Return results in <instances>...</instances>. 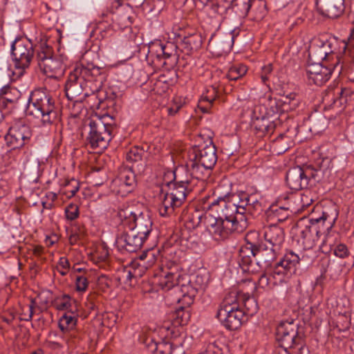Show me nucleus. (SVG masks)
Wrapping results in <instances>:
<instances>
[{"mask_svg":"<svg viewBox=\"0 0 354 354\" xmlns=\"http://www.w3.org/2000/svg\"><path fill=\"white\" fill-rule=\"evenodd\" d=\"M179 109H180L179 106H176L175 108L174 107L168 108L167 109L168 114L170 115H174L178 111Z\"/></svg>","mask_w":354,"mask_h":354,"instance_id":"338daca9","label":"nucleus"},{"mask_svg":"<svg viewBox=\"0 0 354 354\" xmlns=\"http://www.w3.org/2000/svg\"><path fill=\"white\" fill-rule=\"evenodd\" d=\"M198 289L196 287H192L190 284L183 286L182 297L177 298V301L182 303L183 306L176 308L171 315L173 324L175 326H184L188 323L191 317L189 307L193 303Z\"/></svg>","mask_w":354,"mask_h":354,"instance_id":"4468645a","label":"nucleus"},{"mask_svg":"<svg viewBox=\"0 0 354 354\" xmlns=\"http://www.w3.org/2000/svg\"><path fill=\"white\" fill-rule=\"evenodd\" d=\"M252 0H234L230 8L240 17H245L252 6Z\"/></svg>","mask_w":354,"mask_h":354,"instance_id":"473e14b6","label":"nucleus"},{"mask_svg":"<svg viewBox=\"0 0 354 354\" xmlns=\"http://www.w3.org/2000/svg\"><path fill=\"white\" fill-rule=\"evenodd\" d=\"M241 302L242 303L244 316H252L257 313L258 305L254 297L246 295L243 293L240 295Z\"/></svg>","mask_w":354,"mask_h":354,"instance_id":"2f4dec72","label":"nucleus"},{"mask_svg":"<svg viewBox=\"0 0 354 354\" xmlns=\"http://www.w3.org/2000/svg\"><path fill=\"white\" fill-rule=\"evenodd\" d=\"M32 130L24 119L14 120L5 136L7 145L12 149L28 144L32 137Z\"/></svg>","mask_w":354,"mask_h":354,"instance_id":"ddd939ff","label":"nucleus"},{"mask_svg":"<svg viewBox=\"0 0 354 354\" xmlns=\"http://www.w3.org/2000/svg\"><path fill=\"white\" fill-rule=\"evenodd\" d=\"M217 161L216 147L212 141L205 146H194L189 151L186 166L194 178L204 181Z\"/></svg>","mask_w":354,"mask_h":354,"instance_id":"39448f33","label":"nucleus"},{"mask_svg":"<svg viewBox=\"0 0 354 354\" xmlns=\"http://www.w3.org/2000/svg\"><path fill=\"white\" fill-rule=\"evenodd\" d=\"M333 251L334 255L339 259H346L350 256L349 250L344 243H337Z\"/></svg>","mask_w":354,"mask_h":354,"instance_id":"49530a36","label":"nucleus"},{"mask_svg":"<svg viewBox=\"0 0 354 354\" xmlns=\"http://www.w3.org/2000/svg\"><path fill=\"white\" fill-rule=\"evenodd\" d=\"M27 113L41 126L51 125L58 118L55 100L46 88H37L31 92Z\"/></svg>","mask_w":354,"mask_h":354,"instance_id":"20e7f679","label":"nucleus"},{"mask_svg":"<svg viewBox=\"0 0 354 354\" xmlns=\"http://www.w3.org/2000/svg\"><path fill=\"white\" fill-rule=\"evenodd\" d=\"M247 72V67L244 64H237L234 65L230 68L227 73L226 74V77L229 80L236 81L239 78L242 77L244 75H245Z\"/></svg>","mask_w":354,"mask_h":354,"instance_id":"e433bc0d","label":"nucleus"},{"mask_svg":"<svg viewBox=\"0 0 354 354\" xmlns=\"http://www.w3.org/2000/svg\"><path fill=\"white\" fill-rule=\"evenodd\" d=\"M178 48H179V46L174 42H162L158 40L149 44L148 53L150 57H155L157 61L165 59V61L162 63L163 65L172 66L177 63Z\"/></svg>","mask_w":354,"mask_h":354,"instance_id":"2eb2a0df","label":"nucleus"},{"mask_svg":"<svg viewBox=\"0 0 354 354\" xmlns=\"http://www.w3.org/2000/svg\"><path fill=\"white\" fill-rule=\"evenodd\" d=\"M136 186V175L131 168H124L112 182L113 191L122 196L131 193Z\"/></svg>","mask_w":354,"mask_h":354,"instance_id":"a211bd4d","label":"nucleus"},{"mask_svg":"<svg viewBox=\"0 0 354 354\" xmlns=\"http://www.w3.org/2000/svg\"><path fill=\"white\" fill-rule=\"evenodd\" d=\"M343 49L345 52V59L346 62L350 63L354 67V30L351 32L348 42L343 41Z\"/></svg>","mask_w":354,"mask_h":354,"instance_id":"72a5a7b5","label":"nucleus"},{"mask_svg":"<svg viewBox=\"0 0 354 354\" xmlns=\"http://www.w3.org/2000/svg\"><path fill=\"white\" fill-rule=\"evenodd\" d=\"M339 66V62L333 65V67L325 66L321 63L308 64L306 68V73L309 84L322 86L328 81L333 71L337 69Z\"/></svg>","mask_w":354,"mask_h":354,"instance_id":"f3484780","label":"nucleus"},{"mask_svg":"<svg viewBox=\"0 0 354 354\" xmlns=\"http://www.w3.org/2000/svg\"><path fill=\"white\" fill-rule=\"evenodd\" d=\"M71 306V298L68 295H64L62 299L58 304L59 310H68Z\"/></svg>","mask_w":354,"mask_h":354,"instance_id":"4d7b16f0","label":"nucleus"},{"mask_svg":"<svg viewBox=\"0 0 354 354\" xmlns=\"http://www.w3.org/2000/svg\"><path fill=\"white\" fill-rule=\"evenodd\" d=\"M187 169H188L187 167L186 168L183 167L177 168L174 172V177L171 182L176 185L190 187L192 176L189 174V176H183V174L187 171ZM192 178L194 177L192 176Z\"/></svg>","mask_w":354,"mask_h":354,"instance_id":"f704fd0d","label":"nucleus"},{"mask_svg":"<svg viewBox=\"0 0 354 354\" xmlns=\"http://www.w3.org/2000/svg\"><path fill=\"white\" fill-rule=\"evenodd\" d=\"M119 4H122V0H117ZM131 6L136 8L140 7L145 2V0H129Z\"/></svg>","mask_w":354,"mask_h":354,"instance_id":"680f3d73","label":"nucleus"},{"mask_svg":"<svg viewBox=\"0 0 354 354\" xmlns=\"http://www.w3.org/2000/svg\"><path fill=\"white\" fill-rule=\"evenodd\" d=\"M272 71H273V68H272V65L271 64L263 66L261 68V71L260 73V77L261 79L262 83H263L266 85H268V82L270 80V77L272 75Z\"/></svg>","mask_w":354,"mask_h":354,"instance_id":"603ef678","label":"nucleus"},{"mask_svg":"<svg viewBox=\"0 0 354 354\" xmlns=\"http://www.w3.org/2000/svg\"><path fill=\"white\" fill-rule=\"evenodd\" d=\"M43 251H44V248L41 247V246H35L33 249V253L35 255H37V256H40L42 253H43Z\"/></svg>","mask_w":354,"mask_h":354,"instance_id":"69168bd1","label":"nucleus"},{"mask_svg":"<svg viewBox=\"0 0 354 354\" xmlns=\"http://www.w3.org/2000/svg\"><path fill=\"white\" fill-rule=\"evenodd\" d=\"M35 305V300L34 299H31L30 300V304L28 306L29 314L28 315L24 314V317H21L20 320L26 321V322H29V321H30L32 319V317H33V315H34Z\"/></svg>","mask_w":354,"mask_h":354,"instance_id":"13d9d810","label":"nucleus"},{"mask_svg":"<svg viewBox=\"0 0 354 354\" xmlns=\"http://www.w3.org/2000/svg\"><path fill=\"white\" fill-rule=\"evenodd\" d=\"M88 128L86 137L87 146L97 150V153L106 149L112 139L113 126L111 124L104 123L100 118H97L90 120Z\"/></svg>","mask_w":354,"mask_h":354,"instance_id":"9b49d317","label":"nucleus"},{"mask_svg":"<svg viewBox=\"0 0 354 354\" xmlns=\"http://www.w3.org/2000/svg\"><path fill=\"white\" fill-rule=\"evenodd\" d=\"M76 319L71 315L64 314L59 320L58 326L62 332L73 329L76 325Z\"/></svg>","mask_w":354,"mask_h":354,"instance_id":"4c0bfd02","label":"nucleus"},{"mask_svg":"<svg viewBox=\"0 0 354 354\" xmlns=\"http://www.w3.org/2000/svg\"><path fill=\"white\" fill-rule=\"evenodd\" d=\"M258 232H250L246 234V244L239 250V266L243 271H250L253 259L260 267L266 268L276 259L280 251L266 243H260L254 239L258 238Z\"/></svg>","mask_w":354,"mask_h":354,"instance_id":"7ed1b4c3","label":"nucleus"},{"mask_svg":"<svg viewBox=\"0 0 354 354\" xmlns=\"http://www.w3.org/2000/svg\"><path fill=\"white\" fill-rule=\"evenodd\" d=\"M336 216H330L327 212H322L319 217L310 218H302L297 223L299 230V240L305 249L313 248L320 235L325 234L333 227Z\"/></svg>","mask_w":354,"mask_h":354,"instance_id":"423d86ee","label":"nucleus"},{"mask_svg":"<svg viewBox=\"0 0 354 354\" xmlns=\"http://www.w3.org/2000/svg\"><path fill=\"white\" fill-rule=\"evenodd\" d=\"M80 189L79 181L75 178L66 179L62 185L59 194L69 199L73 197Z\"/></svg>","mask_w":354,"mask_h":354,"instance_id":"7c9ffc66","label":"nucleus"},{"mask_svg":"<svg viewBox=\"0 0 354 354\" xmlns=\"http://www.w3.org/2000/svg\"><path fill=\"white\" fill-rule=\"evenodd\" d=\"M181 274L177 269L173 270L171 268L169 270H162L160 274L156 276L153 283H155L162 290L168 291L174 289V291H181L183 286L187 285H182L179 287V280Z\"/></svg>","mask_w":354,"mask_h":354,"instance_id":"412c9836","label":"nucleus"},{"mask_svg":"<svg viewBox=\"0 0 354 354\" xmlns=\"http://www.w3.org/2000/svg\"><path fill=\"white\" fill-rule=\"evenodd\" d=\"M65 215L68 220L73 221L79 216V207L77 205L71 203L65 209Z\"/></svg>","mask_w":354,"mask_h":354,"instance_id":"09e8293b","label":"nucleus"},{"mask_svg":"<svg viewBox=\"0 0 354 354\" xmlns=\"http://www.w3.org/2000/svg\"><path fill=\"white\" fill-rule=\"evenodd\" d=\"M146 241L129 227L117 237L116 244L120 249L129 252H136L142 248Z\"/></svg>","mask_w":354,"mask_h":354,"instance_id":"6ab92c4d","label":"nucleus"},{"mask_svg":"<svg viewBox=\"0 0 354 354\" xmlns=\"http://www.w3.org/2000/svg\"><path fill=\"white\" fill-rule=\"evenodd\" d=\"M130 266L133 270V274L136 278L141 277L149 266H147L145 263H141L138 260H134L130 263Z\"/></svg>","mask_w":354,"mask_h":354,"instance_id":"c03bdc74","label":"nucleus"},{"mask_svg":"<svg viewBox=\"0 0 354 354\" xmlns=\"http://www.w3.org/2000/svg\"><path fill=\"white\" fill-rule=\"evenodd\" d=\"M130 228L147 240L153 230V222L148 213L138 212Z\"/></svg>","mask_w":354,"mask_h":354,"instance_id":"5701e85b","label":"nucleus"},{"mask_svg":"<svg viewBox=\"0 0 354 354\" xmlns=\"http://www.w3.org/2000/svg\"><path fill=\"white\" fill-rule=\"evenodd\" d=\"M270 117L266 106L261 104L255 105L251 113L252 120Z\"/></svg>","mask_w":354,"mask_h":354,"instance_id":"de8ad7c7","label":"nucleus"},{"mask_svg":"<svg viewBox=\"0 0 354 354\" xmlns=\"http://www.w3.org/2000/svg\"><path fill=\"white\" fill-rule=\"evenodd\" d=\"M138 213L133 212L131 208L119 209L118 216L124 226L130 227L131 224L135 221Z\"/></svg>","mask_w":354,"mask_h":354,"instance_id":"c9c22d12","label":"nucleus"},{"mask_svg":"<svg viewBox=\"0 0 354 354\" xmlns=\"http://www.w3.org/2000/svg\"><path fill=\"white\" fill-rule=\"evenodd\" d=\"M301 259L293 252H287L283 259L276 263L271 274H263L259 279V285L262 288H273L286 283L289 278L295 273L297 266Z\"/></svg>","mask_w":354,"mask_h":354,"instance_id":"0eeeda50","label":"nucleus"},{"mask_svg":"<svg viewBox=\"0 0 354 354\" xmlns=\"http://www.w3.org/2000/svg\"><path fill=\"white\" fill-rule=\"evenodd\" d=\"M218 95V91L216 86H209L207 88L206 92L203 94L198 105L203 113L209 112L213 102L216 99Z\"/></svg>","mask_w":354,"mask_h":354,"instance_id":"c85d7f7f","label":"nucleus"},{"mask_svg":"<svg viewBox=\"0 0 354 354\" xmlns=\"http://www.w3.org/2000/svg\"><path fill=\"white\" fill-rule=\"evenodd\" d=\"M168 189L164 192L162 189L160 204L158 212L161 216H169L175 212L185 201L187 194L192 190L191 187L176 185L172 182L167 183Z\"/></svg>","mask_w":354,"mask_h":354,"instance_id":"6e6552de","label":"nucleus"},{"mask_svg":"<svg viewBox=\"0 0 354 354\" xmlns=\"http://www.w3.org/2000/svg\"><path fill=\"white\" fill-rule=\"evenodd\" d=\"M338 93L340 94V95H341V97H340L341 100H343L344 96L346 97L348 95L351 94L350 91L346 88H342L340 92H339Z\"/></svg>","mask_w":354,"mask_h":354,"instance_id":"774afa93","label":"nucleus"},{"mask_svg":"<svg viewBox=\"0 0 354 354\" xmlns=\"http://www.w3.org/2000/svg\"><path fill=\"white\" fill-rule=\"evenodd\" d=\"M8 184L5 180H0V198L4 196L8 192Z\"/></svg>","mask_w":354,"mask_h":354,"instance_id":"bf43d9fd","label":"nucleus"},{"mask_svg":"<svg viewBox=\"0 0 354 354\" xmlns=\"http://www.w3.org/2000/svg\"><path fill=\"white\" fill-rule=\"evenodd\" d=\"M136 260L141 263H145L147 266H151L156 261V255L151 250L143 252Z\"/></svg>","mask_w":354,"mask_h":354,"instance_id":"a18cd8bd","label":"nucleus"},{"mask_svg":"<svg viewBox=\"0 0 354 354\" xmlns=\"http://www.w3.org/2000/svg\"><path fill=\"white\" fill-rule=\"evenodd\" d=\"M346 0H316L317 11L323 16L335 19L339 17L344 10Z\"/></svg>","mask_w":354,"mask_h":354,"instance_id":"4be33fe9","label":"nucleus"},{"mask_svg":"<svg viewBox=\"0 0 354 354\" xmlns=\"http://www.w3.org/2000/svg\"><path fill=\"white\" fill-rule=\"evenodd\" d=\"M88 286V281L86 277L84 275L76 276L75 288L77 292H85Z\"/></svg>","mask_w":354,"mask_h":354,"instance_id":"8fccbe9b","label":"nucleus"},{"mask_svg":"<svg viewBox=\"0 0 354 354\" xmlns=\"http://www.w3.org/2000/svg\"><path fill=\"white\" fill-rule=\"evenodd\" d=\"M174 349L173 344L165 340L154 343V351L159 354H172Z\"/></svg>","mask_w":354,"mask_h":354,"instance_id":"a19ab883","label":"nucleus"},{"mask_svg":"<svg viewBox=\"0 0 354 354\" xmlns=\"http://www.w3.org/2000/svg\"><path fill=\"white\" fill-rule=\"evenodd\" d=\"M252 127L259 136L271 135L276 127V125L270 117L256 118L252 120Z\"/></svg>","mask_w":354,"mask_h":354,"instance_id":"a878e982","label":"nucleus"},{"mask_svg":"<svg viewBox=\"0 0 354 354\" xmlns=\"http://www.w3.org/2000/svg\"><path fill=\"white\" fill-rule=\"evenodd\" d=\"M106 80V73L102 68L88 64L84 66L77 64L70 72L65 84L66 95L70 100H75L84 93L89 95L88 87L92 93L97 92Z\"/></svg>","mask_w":354,"mask_h":354,"instance_id":"f03ea898","label":"nucleus"},{"mask_svg":"<svg viewBox=\"0 0 354 354\" xmlns=\"http://www.w3.org/2000/svg\"><path fill=\"white\" fill-rule=\"evenodd\" d=\"M278 354H298L295 349L286 348L280 347Z\"/></svg>","mask_w":354,"mask_h":354,"instance_id":"0e129e2a","label":"nucleus"},{"mask_svg":"<svg viewBox=\"0 0 354 354\" xmlns=\"http://www.w3.org/2000/svg\"><path fill=\"white\" fill-rule=\"evenodd\" d=\"M336 245L333 236L330 234H327L323 240L319 248L323 253L329 254L334 250V247Z\"/></svg>","mask_w":354,"mask_h":354,"instance_id":"79ce46f5","label":"nucleus"},{"mask_svg":"<svg viewBox=\"0 0 354 354\" xmlns=\"http://www.w3.org/2000/svg\"><path fill=\"white\" fill-rule=\"evenodd\" d=\"M46 197L48 201H50L53 203L54 201H55L57 199L58 195L57 193L53 192H48L46 194Z\"/></svg>","mask_w":354,"mask_h":354,"instance_id":"e2e57ef3","label":"nucleus"},{"mask_svg":"<svg viewBox=\"0 0 354 354\" xmlns=\"http://www.w3.org/2000/svg\"><path fill=\"white\" fill-rule=\"evenodd\" d=\"M276 339L280 347L295 349L298 354H303L305 342L298 334V324L294 321L281 322L276 329Z\"/></svg>","mask_w":354,"mask_h":354,"instance_id":"1a4fd4ad","label":"nucleus"},{"mask_svg":"<svg viewBox=\"0 0 354 354\" xmlns=\"http://www.w3.org/2000/svg\"><path fill=\"white\" fill-rule=\"evenodd\" d=\"M88 309L95 310L98 308L97 296L95 294H90L85 302Z\"/></svg>","mask_w":354,"mask_h":354,"instance_id":"864d4df0","label":"nucleus"},{"mask_svg":"<svg viewBox=\"0 0 354 354\" xmlns=\"http://www.w3.org/2000/svg\"><path fill=\"white\" fill-rule=\"evenodd\" d=\"M241 294H242V292H239L236 290L230 291L226 294L221 303L218 309L230 310V308H233L236 310V308H241Z\"/></svg>","mask_w":354,"mask_h":354,"instance_id":"c756f323","label":"nucleus"},{"mask_svg":"<svg viewBox=\"0 0 354 354\" xmlns=\"http://www.w3.org/2000/svg\"><path fill=\"white\" fill-rule=\"evenodd\" d=\"M309 57H313L318 61H322L326 59L327 56H324V52L322 50L319 44L315 41V43L310 46L309 51Z\"/></svg>","mask_w":354,"mask_h":354,"instance_id":"37998d69","label":"nucleus"},{"mask_svg":"<svg viewBox=\"0 0 354 354\" xmlns=\"http://www.w3.org/2000/svg\"><path fill=\"white\" fill-rule=\"evenodd\" d=\"M145 151L138 146H134L130 149L127 153V160L132 162V167H136L139 171H143L145 167V162L143 157L145 155Z\"/></svg>","mask_w":354,"mask_h":354,"instance_id":"cd10ccee","label":"nucleus"},{"mask_svg":"<svg viewBox=\"0 0 354 354\" xmlns=\"http://www.w3.org/2000/svg\"><path fill=\"white\" fill-rule=\"evenodd\" d=\"M274 213V217L277 221L283 222L286 221L289 216V212L288 208L282 207H277L272 210Z\"/></svg>","mask_w":354,"mask_h":354,"instance_id":"3c124183","label":"nucleus"},{"mask_svg":"<svg viewBox=\"0 0 354 354\" xmlns=\"http://www.w3.org/2000/svg\"><path fill=\"white\" fill-rule=\"evenodd\" d=\"M316 41L324 52V56L327 57L334 53L336 49L335 46L337 43V41L335 38L326 40L319 39H317Z\"/></svg>","mask_w":354,"mask_h":354,"instance_id":"58836bf2","label":"nucleus"},{"mask_svg":"<svg viewBox=\"0 0 354 354\" xmlns=\"http://www.w3.org/2000/svg\"><path fill=\"white\" fill-rule=\"evenodd\" d=\"M120 278L126 283L131 282L132 278H136L134 274H133V270L130 266L122 270Z\"/></svg>","mask_w":354,"mask_h":354,"instance_id":"5fc2aeb1","label":"nucleus"},{"mask_svg":"<svg viewBox=\"0 0 354 354\" xmlns=\"http://www.w3.org/2000/svg\"><path fill=\"white\" fill-rule=\"evenodd\" d=\"M59 266L62 268V269L64 270H68L70 268V263L67 258L66 257H61L58 262Z\"/></svg>","mask_w":354,"mask_h":354,"instance_id":"052dcab7","label":"nucleus"},{"mask_svg":"<svg viewBox=\"0 0 354 354\" xmlns=\"http://www.w3.org/2000/svg\"><path fill=\"white\" fill-rule=\"evenodd\" d=\"M288 138L283 134H279V136L274 140L273 147L278 154L283 153L289 149V145L284 140Z\"/></svg>","mask_w":354,"mask_h":354,"instance_id":"ea45409f","label":"nucleus"},{"mask_svg":"<svg viewBox=\"0 0 354 354\" xmlns=\"http://www.w3.org/2000/svg\"><path fill=\"white\" fill-rule=\"evenodd\" d=\"M263 237L266 244L280 250L285 240L284 230L277 225H270L263 228Z\"/></svg>","mask_w":354,"mask_h":354,"instance_id":"b1692460","label":"nucleus"},{"mask_svg":"<svg viewBox=\"0 0 354 354\" xmlns=\"http://www.w3.org/2000/svg\"><path fill=\"white\" fill-rule=\"evenodd\" d=\"M301 205L302 208H307L313 203V198L310 196V192L306 191L305 193L301 195Z\"/></svg>","mask_w":354,"mask_h":354,"instance_id":"6e6d98bb","label":"nucleus"},{"mask_svg":"<svg viewBox=\"0 0 354 354\" xmlns=\"http://www.w3.org/2000/svg\"><path fill=\"white\" fill-rule=\"evenodd\" d=\"M37 62L41 72L50 78L59 79L64 74L62 61L52 55L51 48L48 46H41V50L37 55Z\"/></svg>","mask_w":354,"mask_h":354,"instance_id":"f8f14e48","label":"nucleus"},{"mask_svg":"<svg viewBox=\"0 0 354 354\" xmlns=\"http://www.w3.org/2000/svg\"><path fill=\"white\" fill-rule=\"evenodd\" d=\"M270 102L275 104L283 112H288L295 110L299 104V99L295 93H290L287 95L283 96L279 100L268 98Z\"/></svg>","mask_w":354,"mask_h":354,"instance_id":"bb28decb","label":"nucleus"},{"mask_svg":"<svg viewBox=\"0 0 354 354\" xmlns=\"http://www.w3.org/2000/svg\"><path fill=\"white\" fill-rule=\"evenodd\" d=\"M321 174L320 169H315L311 165L302 167L297 166L288 170L286 182L290 189L298 191L306 189L312 182H319Z\"/></svg>","mask_w":354,"mask_h":354,"instance_id":"9d476101","label":"nucleus"},{"mask_svg":"<svg viewBox=\"0 0 354 354\" xmlns=\"http://www.w3.org/2000/svg\"><path fill=\"white\" fill-rule=\"evenodd\" d=\"M216 215L205 213L198 216L206 231L216 241L225 240L233 232H241L248 227L247 214L254 215L262 210L260 197L247 192L227 194L220 196L209 205Z\"/></svg>","mask_w":354,"mask_h":354,"instance_id":"f257e3e1","label":"nucleus"},{"mask_svg":"<svg viewBox=\"0 0 354 354\" xmlns=\"http://www.w3.org/2000/svg\"><path fill=\"white\" fill-rule=\"evenodd\" d=\"M11 55L16 68L25 69L30 66L33 57L32 44L24 39H16L11 46Z\"/></svg>","mask_w":354,"mask_h":354,"instance_id":"dca6fc26","label":"nucleus"},{"mask_svg":"<svg viewBox=\"0 0 354 354\" xmlns=\"http://www.w3.org/2000/svg\"><path fill=\"white\" fill-rule=\"evenodd\" d=\"M244 317V313L241 308L236 310L230 308L218 309L216 317L221 322L222 325L230 330H234L239 328L242 323Z\"/></svg>","mask_w":354,"mask_h":354,"instance_id":"aec40b11","label":"nucleus"},{"mask_svg":"<svg viewBox=\"0 0 354 354\" xmlns=\"http://www.w3.org/2000/svg\"><path fill=\"white\" fill-rule=\"evenodd\" d=\"M202 44V36L199 33H193L183 37L179 44V48L182 52L189 55L199 50Z\"/></svg>","mask_w":354,"mask_h":354,"instance_id":"393cba45","label":"nucleus"}]
</instances>
